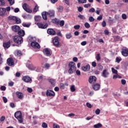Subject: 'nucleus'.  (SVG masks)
<instances>
[{"mask_svg": "<svg viewBox=\"0 0 128 128\" xmlns=\"http://www.w3.org/2000/svg\"><path fill=\"white\" fill-rule=\"evenodd\" d=\"M121 54L124 56H128V48L126 47H123L122 48Z\"/></svg>", "mask_w": 128, "mask_h": 128, "instance_id": "6", "label": "nucleus"}, {"mask_svg": "<svg viewBox=\"0 0 128 128\" xmlns=\"http://www.w3.org/2000/svg\"><path fill=\"white\" fill-rule=\"evenodd\" d=\"M80 25H76L74 26V30H80Z\"/></svg>", "mask_w": 128, "mask_h": 128, "instance_id": "54", "label": "nucleus"}, {"mask_svg": "<svg viewBox=\"0 0 128 128\" xmlns=\"http://www.w3.org/2000/svg\"><path fill=\"white\" fill-rule=\"evenodd\" d=\"M92 66L93 68H96V62H92Z\"/></svg>", "mask_w": 128, "mask_h": 128, "instance_id": "56", "label": "nucleus"}, {"mask_svg": "<svg viewBox=\"0 0 128 128\" xmlns=\"http://www.w3.org/2000/svg\"><path fill=\"white\" fill-rule=\"evenodd\" d=\"M54 128H60V126L58 125V124H53Z\"/></svg>", "mask_w": 128, "mask_h": 128, "instance_id": "59", "label": "nucleus"}, {"mask_svg": "<svg viewBox=\"0 0 128 128\" xmlns=\"http://www.w3.org/2000/svg\"><path fill=\"white\" fill-rule=\"evenodd\" d=\"M47 14L50 16H54V11L50 10L48 12H47Z\"/></svg>", "mask_w": 128, "mask_h": 128, "instance_id": "27", "label": "nucleus"}, {"mask_svg": "<svg viewBox=\"0 0 128 128\" xmlns=\"http://www.w3.org/2000/svg\"><path fill=\"white\" fill-rule=\"evenodd\" d=\"M6 10V12H10V6L6 7L5 8V12Z\"/></svg>", "mask_w": 128, "mask_h": 128, "instance_id": "63", "label": "nucleus"}, {"mask_svg": "<svg viewBox=\"0 0 128 128\" xmlns=\"http://www.w3.org/2000/svg\"><path fill=\"white\" fill-rule=\"evenodd\" d=\"M96 82V77L95 76H90L88 78V82L90 84H94Z\"/></svg>", "mask_w": 128, "mask_h": 128, "instance_id": "9", "label": "nucleus"}, {"mask_svg": "<svg viewBox=\"0 0 128 128\" xmlns=\"http://www.w3.org/2000/svg\"><path fill=\"white\" fill-rule=\"evenodd\" d=\"M2 100L4 104H6V102H8V98H6L5 96L2 97Z\"/></svg>", "mask_w": 128, "mask_h": 128, "instance_id": "51", "label": "nucleus"}, {"mask_svg": "<svg viewBox=\"0 0 128 128\" xmlns=\"http://www.w3.org/2000/svg\"><path fill=\"white\" fill-rule=\"evenodd\" d=\"M122 61V58L120 57H116V62H118V64H120V62Z\"/></svg>", "mask_w": 128, "mask_h": 128, "instance_id": "35", "label": "nucleus"}, {"mask_svg": "<svg viewBox=\"0 0 128 128\" xmlns=\"http://www.w3.org/2000/svg\"><path fill=\"white\" fill-rule=\"evenodd\" d=\"M6 4V2L4 0H0V6H4Z\"/></svg>", "mask_w": 128, "mask_h": 128, "instance_id": "46", "label": "nucleus"}, {"mask_svg": "<svg viewBox=\"0 0 128 128\" xmlns=\"http://www.w3.org/2000/svg\"><path fill=\"white\" fill-rule=\"evenodd\" d=\"M10 108H16V105H14V102H10Z\"/></svg>", "mask_w": 128, "mask_h": 128, "instance_id": "52", "label": "nucleus"}, {"mask_svg": "<svg viewBox=\"0 0 128 128\" xmlns=\"http://www.w3.org/2000/svg\"><path fill=\"white\" fill-rule=\"evenodd\" d=\"M47 34H50L51 36H55L56 31L52 28H48L47 30Z\"/></svg>", "mask_w": 128, "mask_h": 128, "instance_id": "15", "label": "nucleus"}, {"mask_svg": "<svg viewBox=\"0 0 128 128\" xmlns=\"http://www.w3.org/2000/svg\"><path fill=\"white\" fill-rule=\"evenodd\" d=\"M3 46L4 48H8L10 46V41L6 42L3 44Z\"/></svg>", "mask_w": 128, "mask_h": 128, "instance_id": "20", "label": "nucleus"}, {"mask_svg": "<svg viewBox=\"0 0 128 128\" xmlns=\"http://www.w3.org/2000/svg\"><path fill=\"white\" fill-rule=\"evenodd\" d=\"M59 24L60 26H64V20H61L59 22Z\"/></svg>", "mask_w": 128, "mask_h": 128, "instance_id": "43", "label": "nucleus"}, {"mask_svg": "<svg viewBox=\"0 0 128 128\" xmlns=\"http://www.w3.org/2000/svg\"><path fill=\"white\" fill-rule=\"evenodd\" d=\"M38 10V5H36L34 9V12H36Z\"/></svg>", "mask_w": 128, "mask_h": 128, "instance_id": "45", "label": "nucleus"}, {"mask_svg": "<svg viewBox=\"0 0 128 128\" xmlns=\"http://www.w3.org/2000/svg\"><path fill=\"white\" fill-rule=\"evenodd\" d=\"M84 26L86 28H90V25L88 22H85Z\"/></svg>", "mask_w": 128, "mask_h": 128, "instance_id": "33", "label": "nucleus"}, {"mask_svg": "<svg viewBox=\"0 0 128 128\" xmlns=\"http://www.w3.org/2000/svg\"><path fill=\"white\" fill-rule=\"evenodd\" d=\"M96 10L94 8H91L89 10V12H94Z\"/></svg>", "mask_w": 128, "mask_h": 128, "instance_id": "58", "label": "nucleus"}, {"mask_svg": "<svg viewBox=\"0 0 128 128\" xmlns=\"http://www.w3.org/2000/svg\"><path fill=\"white\" fill-rule=\"evenodd\" d=\"M66 38L67 40H70V38H72V35L71 33H67L66 34Z\"/></svg>", "mask_w": 128, "mask_h": 128, "instance_id": "28", "label": "nucleus"}, {"mask_svg": "<svg viewBox=\"0 0 128 128\" xmlns=\"http://www.w3.org/2000/svg\"><path fill=\"white\" fill-rule=\"evenodd\" d=\"M27 68H28L31 70H36V66H34L32 64L27 65Z\"/></svg>", "mask_w": 128, "mask_h": 128, "instance_id": "24", "label": "nucleus"}, {"mask_svg": "<svg viewBox=\"0 0 128 128\" xmlns=\"http://www.w3.org/2000/svg\"><path fill=\"white\" fill-rule=\"evenodd\" d=\"M46 96H52V98H54V96H56V93L52 90H48L46 92Z\"/></svg>", "mask_w": 128, "mask_h": 128, "instance_id": "7", "label": "nucleus"}, {"mask_svg": "<svg viewBox=\"0 0 128 128\" xmlns=\"http://www.w3.org/2000/svg\"><path fill=\"white\" fill-rule=\"evenodd\" d=\"M96 114H100V110L99 108H97L95 111Z\"/></svg>", "mask_w": 128, "mask_h": 128, "instance_id": "50", "label": "nucleus"}, {"mask_svg": "<svg viewBox=\"0 0 128 128\" xmlns=\"http://www.w3.org/2000/svg\"><path fill=\"white\" fill-rule=\"evenodd\" d=\"M53 22L56 24H60V20L58 19L55 18L53 20Z\"/></svg>", "mask_w": 128, "mask_h": 128, "instance_id": "40", "label": "nucleus"}, {"mask_svg": "<svg viewBox=\"0 0 128 128\" xmlns=\"http://www.w3.org/2000/svg\"><path fill=\"white\" fill-rule=\"evenodd\" d=\"M39 28H42V29H46V28H48V24H42V23H38L37 24Z\"/></svg>", "mask_w": 128, "mask_h": 128, "instance_id": "13", "label": "nucleus"}, {"mask_svg": "<svg viewBox=\"0 0 128 128\" xmlns=\"http://www.w3.org/2000/svg\"><path fill=\"white\" fill-rule=\"evenodd\" d=\"M48 81L50 84H51L52 86H54V85L56 84V80L54 79H48Z\"/></svg>", "mask_w": 128, "mask_h": 128, "instance_id": "23", "label": "nucleus"}, {"mask_svg": "<svg viewBox=\"0 0 128 128\" xmlns=\"http://www.w3.org/2000/svg\"><path fill=\"white\" fill-rule=\"evenodd\" d=\"M78 4H86V0H78Z\"/></svg>", "mask_w": 128, "mask_h": 128, "instance_id": "41", "label": "nucleus"}, {"mask_svg": "<svg viewBox=\"0 0 128 128\" xmlns=\"http://www.w3.org/2000/svg\"><path fill=\"white\" fill-rule=\"evenodd\" d=\"M104 33L106 36H108L110 34V32H108V30H104Z\"/></svg>", "mask_w": 128, "mask_h": 128, "instance_id": "57", "label": "nucleus"}, {"mask_svg": "<svg viewBox=\"0 0 128 128\" xmlns=\"http://www.w3.org/2000/svg\"><path fill=\"white\" fill-rule=\"evenodd\" d=\"M102 124L100 123H98L94 126V128H102Z\"/></svg>", "mask_w": 128, "mask_h": 128, "instance_id": "29", "label": "nucleus"}, {"mask_svg": "<svg viewBox=\"0 0 128 128\" xmlns=\"http://www.w3.org/2000/svg\"><path fill=\"white\" fill-rule=\"evenodd\" d=\"M8 1V2L10 4V6H12L13 4H14V0H7Z\"/></svg>", "mask_w": 128, "mask_h": 128, "instance_id": "38", "label": "nucleus"}, {"mask_svg": "<svg viewBox=\"0 0 128 128\" xmlns=\"http://www.w3.org/2000/svg\"><path fill=\"white\" fill-rule=\"evenodd\" d=\"M12 30L14 32H18L20 31V27L18 26H12Z\"/></svg>", "mask_w": 128, "mask_h": 128, "instance_id": "18", "label": "nucleus"}, {"mask_svg": "<svg viewBox=\"0 0 128 128\" xmlns=\"http://www.w3.org/2000/svg\"><path fill=\"white\" fill-rule=\"evenodd\" d=\"M70 89L72 92H76V88L74 87V85L72 86Z\"/></svg>", "mask_w": 128, "mask_h": 128, "instance_id": "37", "label": "nucleus"}, {"mask_svg": "<svg viewBox=\"0 0 128 128\" xmlns=\"http://www.w3.org/2000/svg\"><path fill=\"white\" fill-rule=\"evenodd\" d=\"M63 8H62V6H59V8H58V12H62Z\"/></svg>", "mask_w": 128, "mask_h": 128, "instance_id": "44", "label": "nucleus"}, {"mask_svg": "<svg viewBox=\"0 0 128 128\" xmlns=\"http://www.w3.org/2000/svg\"><path fill=\"white\" fill-rule=\"evenodd\" d=\"M14 40L18 44H21L24 42L23 38L20 36H15L14 38Z\"/></svg>", "mask_w": 128, "mask_h": 128, "instance_id": "4", "label": "nucleus"}, {"mask_svg": "<svg viewBox=\"0 0 128 128\" xmlns=\"http://www.w3.org/2000/svg\"><path fill=\"white\" fill-rule=\"evenodd\" d=\"M14 82H8V86H14Z\"/></svg>", "mask_w": 128, "mask_h": 128, "instance_id": "64", "label": "nucleus"}, {"mask_svg": "<svg viewBox=\"0 0 128 128\" xmlns=\"http://www.w3.org/2000/svg\"><path fill=\"white\" fill-rule=\"evenodd\" d=\"M86 106L88 108H92V104L88 102L86 103Z\"/></svg>", "mask_w": 128, "mask_h": 128, "instance_id": "47", "label": "nucleus"}, {"mask_svg": "<svg viewBox=\"0 0 128 128\" xmlns=\"http://www.w3.org/2000/svg\"><path fill=\"white\" fill-rule=\"evenodd\" d=\"M1 90H6V88L5 86H2L0 87Z\"/></svg>", "mask_w": 128, "mask_h": 128, "instance_id": "62", "label": "nucleus"}, {"mask_svg": "<svg viewBox=\"0 0 128 128\" xmlns=\"http://www.w3.org/2000/svg\"><path fill=\"white\" fill-rule=\"evenodd\" d=\"M53 44L55 46H58L60 44V38L58 37H55L52 40Z\"/></svg>", "mask_w": 128, "mask_h": 128, "instance_id": "8", "label": "nucleus"}, {"mask_svg": "<svg viewBox=\"0 0 128 128\" xmlns=\"http://www.w3.org/2000/svg\"><path fill=\"white\" fill-rule=\"evenodd\" d=\"M88 20L90 22H94V18L92 16H90L88 18Z\"/></svg>", "mask_w": 128, "mask_h": 128, "instance_id": "42", "label": "nucleus"}, {"mask_svg": "<svg viewBox=\"0 0 128 128\" xmlns=\"http://www.w3.org/2000/svg\"><path fill=\"white\" fill-rule=\"evenodd\" d=\"M6 14V8H0V16H4Z\"/></svg>", "mask_w": 128, "mask_h": 128, "instance_id": "22", "label": "nucleus"}, {"mask_svg": "<svg viewBox=\"0 0 128 128\" xmlns=\"http://www.w3.org/2000/svg\"><path fill=\"white\" fill-rule=\"evenodd\" d=\"M42 14L43 20H48V18L46 17V14H48V13L46 12H42Z\"/></svg>", "mask_w": 128, "mask_h": 128, "instance_id": "26", "label": "nucleus"}, {"mask_svg": "<svg viewBox=\"0 0 128 128\" xmlns=\"http://www.w3.org/2000/svg\"><path fill=\"white\" fill-rule=\"evenodd\" d=\"M122 16L123 20H126V14H122Z\"/></svg>", "mask_w": 128, "mask_h": 128, "instance_id": "60", "label": "nucleus"}, {"mask_svg": "<svg viewBox=\"0 0 128 128\" xmlns=\"http://www.w3.org/2000/svg\"><path fill=\"white\" fill-rule=\"evenodd\" d=\"M22 24L24 28H30V24L23 23Z\"/></svg>", "mask_w": 128, "mask_h": 128, "instance_id": "36", "label": "nucleus"}, {"mask_svg": "<svg viewBox=\"0 0 128 128\" xmlns=\"http://www.w3.org/2000/svg\"><path fill=\"white\" fill-rule=\"evenodd\" d=\"M28 39L30 42H31V46L34 48H40V44L36 42V38L34 37H32L30 36L28 37Z\"/></svg>", "mask_w": 128, "mask_h": 128, "instance_id": "2", "label": "nucleus"}, {"mask_svg": "<svg viewBox=\"0 0 128 128\" xmlns=\"http://www.w3.org/2000/svg\"><path fill=\"white\" fill-rule=\"evenodd\" d=\"M14 117L18 120L20 124H22L24 122V118H22V112L20 111H18L14 113Z\"/></svg>", "mask_w": 128, "mask_h": 128, "instance_id": "3", "label": "nucleus"}, {"mask_svg": "<svg viewBox=\"0 0 128 128\" xmlns=\"http://www.w3.org/2000/svg\"><path fill=\"white\" fill-rule=\"evenodd\" d=\"M22 54V51L19 50H16L15 52V55L17 56H20Z\"/></svg>", "mask_w": 128, "mask_h": 128, "instance_id": "25", "label": "nucleus"}, {"mask_svg": "<svg viewBox=\"0 0 128 128\" xmlns=\"http://www.w3.org/2000/svg\"><path fill=\"white\" fill-rule=\"evenodd\" d=\"M112 71L113 74H118V70L114 69V68H112Z\"/></svg>", "mask_w": 128, "mask_h": 128, "instance_id": "39", "label": "nucleus"}, {"mask_svg": "<svg viewBox=\"0 0 128 128\" xmlns=\"http://www.w3.org/2000/svg\"><path fill=\"white\" fill-rule=\"evenodd\" d=\"M60 88L61 90H64V84L63 83H60Z\"/></svg>", "mask_w": 128, "mask_h": 128, "instance_id": "49", "label": "nucleus"}, {"mask_svg": "<svg viewBox=\"0 0 128 128\" xmlns=\"http://www.w3.org/2000/svg\"><path fill=\"white\" fill-rule=\"evenodd\" d=\"M18 36H24V34H26L24 33V30H20L19 31H18Z\"/></svg>", "mask_w": 128, "mask_h": 128, "instance_id": "21", "label": "nucleus"}, {"mask_svg": "<svg viewBox=\"0 0 128 128\" xmlns=\"http://www.w3.org/2000/svg\"><path fill=\"white\" fill-rule=\"evenodd\" d=\"M96 58L98 62L100 60V54H98L96 55Z\"/></svg>", "mask_w": 128, "mask_h": 128, "instance_id": "31", "label": "nucleus"}, {"mask_svg": "<svg viewBox=\"0 0 128 128\" xmlns=\"http://www.w3.org/2000/svg\"><path fill=\"white\" fill-rule=\"evenodd\" d=\"M108 76H110V72H108V71L106 69L104 70L102 74V76L106 78Z\"/></svg>", "mask_w": 128, "mask_h": 128, "instance_id": "11", "label": "nucleus"}, {"mask_svg": "<svg viewBox=\"0 0 128 128\" xmlns=\"http://www.w3.org/2000/svg\"><path fill=\"white\" fill-rule=\"evenodd\" d=\"M92 86L94 90H99L100 88V84H94Z\"/></svg>", "mask_w": 128, "mask_h": 128, "instance_id": "17", "label": "nucleus"}, {"mask_svg": "<svg viewBox=\"0 0 128 128\" xmlns=\"http://www.w3.org/2000/svg\"><path fill=\"white\" fill-rule=\"evenodd\" d=\"M121 82H122V84H126V80L122 79L121 80Z\"/></svg>", "mask_w": 128, "mask_h": 128, "instance_id": "61", "label": "nucleus"}, {"mask_svg": "<svg viewBox=\"0 0 128 128\" xmlns=\"http://www.w3.org/2000/svg\"><path fill=\"white\" fill-rule=\"evenodd\" d=\"M8 18L9 20H16V16H9L8 17Z\"/></svg>", "mask_w": 128, "mask_h": 128, "instance_id": "30", "label": "nucleus"}, {"mask_svg": "<svg viewBox=\"0 0 128 128\" xmlns=\"http://www.w3.org/2000/svg\"><path fill=\"white\" fill-rule=\"evenodd\" d=\"M42 127H43L44 128H48V124H46V122L42 123Z\"/></svg>", "mask_w": 128, "mask_h": 128, "instance_id": "55", "label": "nucleus"}, {"mask_svg": "<svg viewBox=\"0 0 128 128\" xmlns=\"http://www.w3.org/2000/svg\"><path fill=\"white\" fill-rule=\"evenodd\" d=\"M78 18H80V20H84V18H85L84 16V15H82V14H79L78 16Z\"/></svg>", "mask_w": 128, "mask_h": 128, "instance_id": "53", "label": "nucleus"}, {"mask_svg": "<svg viewBox=\"0 0 128 128\" xmlns=\"http://www.w3.org/2000/svg\"><path fill=\"white\" fill-rule=\"evenodd\" d=\"M22 8L24 10H25L26 12H28L29 14H32V10L28 8V4H26V3L23 4Z\"/></svg>", "mask_w": 128, "mask_h": 128, "instance_id": "12", "label": "nucleus"}, {"mask_svg": "<svg viewBox=\"0 0 128 128\" xmlns=\"http://www.w3.org/2000/svg\"><path fill=\"white\" fill-rule=\"evenodd\" d=\"M102 26L103 28H106V21L103 20L102 23Z\"/></svg>", "mask_w": 128, "mask_h": 128, "instance_id": "48", "label": "nucleus"}, {"mask_svg": "<svg viewBox=\"0 0 128 128\" xmlns=\"http://www.w3.org/2000/svg\"><path fill=\"white\" fill-rule=\"evenodd\" d=\"M7 64L10 66H14V59L12 58H8L7 60Z\"/></svg>", "mask_w": 128, "mask_h": 128, "instance_id": "10", "label": "nucleus"}, {"mask_svg": "<svg viewBox=\"0 0 128 128\" xmlns=\"http://www.w3.org/2000/svg\"><path fill=\"white\" fill-rule=\"evenodd\" d=\"M16 96L19 98V100H22L24 98V94L22 92H16Z\"/></svg>", "mask_w": 128, "mask_h": 128, "instance_id": "16", "label": "nucleus"}, {"mask_svg": "<svg viewBox=\"0 0 128 128\" xmlns=\"http://www.w3.org/2000/svg\"><path fill=\"white\" fill-rule=\"evenodd\" d=\"M82 70H84V72H88V70H90V64H88L84 66H82Z\"/></svg>", "mask_w": 128, "mask_h": 128, "instance_id": "19", "label": "nucleus"}, {"mask_svg": "<svg viewBox=\"0 0 128 128\" xmlns=\"http://www.w3.org/2000/svg\"><path fill=\"white\" fill-rule=\"evenodd\" d=\"M43 52L45 56H50L52 54V50H50V49L48 48L44 49Z\"/></svg>", "mask_w": 128, "mask_h": 128, "instance_id": "5", "label": "nucleus"}, {"mask_svg": "<svg viewBox=\"0 0 128 128\" xmlns=\"http://www.w3.org/2000/svg\"><path fill=\"white\" fill-rule=\"evenodd\" d=\"M22 80L25 82H32V78H30L28 76H25L22 78Z\"/></svg>", "mask_w": 128, "mask_h": 128, "instance_id": "14", "label": "nucleus"}, {"mask_svg": "<svg viewBox=\"0 0 128 128\" xmlns=\"http://www.w3.org/2000/svg\"><path fill=\"white\" fill-rule=\"evenodd\" d=\"M76 70V63L73 62H71L68 64V74H74V72Z\"/></svg>", "mask_w": 128, "mask_h": 128, "instance_id": "1", "label": "nucleus"}, {"mask_svg": "<svg viewBox=\"0 0 128 128\" xmlns=\"http://www.w3.org/2000/svg\"><path fill=\"white\" fill-rule=\"evenodd\" d=\"M15 22L16 24H20L22 22V20H20V18L16 17Z\"/></svg>", "mask_w": 128, "mask_h": 128, "instance_id": "34", "label": "nucleus"}, {"mask_svg": "<svg viewBox=\"0 0 128 128\" xmlns=\"http://www.w3.org/2000/svg\"><path fill=\"white\" fill-rule=\"evenodd\" d=\"M34 20L36 22H40L42 20V17L40 16H36L34 17Z\"/></svg>", "mask_w": 128, "mask_h": 128, "instance_id": "32", "label": "nucleus"}]
</instances>
